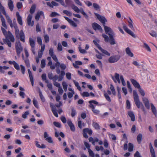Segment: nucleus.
<instances>
[{"label": "nucleus", "instance_id": "nucleus-1", "mask_svg": "<svg viewBox=\"0 0 157 157\" xmlns=\"http://www.w3.org/2000/svg\"><path fill=\"white\" fill-rule=\"evenodd\" d=\"M105 32L109 36L110 39L109 40V37L108 36L104 34H102V36L104 38L105 41L109 42L111 45L116 44V42L113 38L114 33L112 29L110 28L106 27L105 29Z\"/></svg>", "mask_w": 157, "mask_h": 157}, {"label": "nucleus", "instance_id": "nucleus-2", "mask_svg": "<svg viewBox=\"0 0 157 157\" xmlns=\"http://www.w3.org/2000/svg\"><path fill=\"white\" fill-rule=\"evenodd\" d=\"M11 28L13 27L15 29V34L17 37L19 38L20 40L23 42L25 41V36L23 31L21 30L19 33V31L18 29L17 24L15 22H13V24L12 22L11 23H9Z\"/></svg>", "mask_w": 157, "mask_h": 157}, {"label": "nucleus", "instance_id": "nucleus-3", "mask_svg": "<svg viewBox=\"0 0 157 157\" xmlns=\"http://www.w3.org/2000/svg\"><path fill=\"white\" fill-rule=\"evenodd\" d=\"M5 36L6 38L3 39L4 43L6 44L9 47L11 48L12 46L11 42H14L15 41V39L13 36L10 31H8L7 34Z\"/></svg>", "mask_w": 157, "mask_h": 157}, {"label": "nucleus", "instance_id": "nucleus-4", "mask_svg": "<svg viewBox=\"0 0 157 157\" xmlns=\"http://www.w3.org/2000/svg\"><path fill=\"white\" fill-rule=\"evenodd\" d=\"M133 93L134 101L137 107L138 108H140L143 111H145V108L142 103L140 101L139 96L137 92L134 90Z\"/></svg>", "mask_w": 157, "mask_h": 157}, {"label": "nucleus", "instance_id": "nucleus-5", "mask_svg": "<svg viewBox=\"0 0 157 157\" xmlns=\"http://www.w3.org/2000/svg\"><path fill=\"white\" fill-rule=\"evenodd\" d=\"M112 78L115 82L116 83L117 81L119 83H120V80H121L123 86H125L126 85L125 82L122 75L120 76L119 78V74L116 73L115 74L114 78L112 76Z\"/></svg>", "mask_w": 157, "mask_h": 157}, {"label": "nucleus", "instance_id": "nucleus-6", "mask_svg": "<svg viewBox=\"0 0 157 157\" xmlns=\"http://www.w3.org/2000/svg\"><path fill=\"white\" fill-rule=\"evenodd\" d=\"M72 9L77 13H79L80 12L83 15L86 19H88L89 17L88 15L84 11L83 9L81 8L79 9L77 6L73 5L71 6Z\"/></svg>", "mask_w": 157, "mask_h": 157}, {"label": "nucleus", "instance_id": "nucleus-7", "mask_svg": "<svg viewBox=\"0 0 157 157\" xmlns=\"http://www.w3.org/2000/svg\"><path fill=\"white\" fill-rule=\"evenodd\" d=\"M15 48L17 54L18 56H20V53L23 51V48L19 41H17L15 44Z\"/></svg>", "mask_w": 157, "mask_h": 157}, {"label": "nucleus", "instance_id": "nucleus-8", "mask_svg": "<svg viewBox=\"0 0 157 157\" xmlns=\"http://www.w3.org/2000/svg\"><path fill=\"white\" fill-rule=\"evenodd\" d=\"M94 14L96 16L97 18L102 23V24L104 28V30L105 31V29L106 28V27L108 28H109V27H108L107 26H105V22L107 21L106 19L105 18L101 16L98 14L96 13H94Z\"/></svg>", "mask_w": 157, "mask_h": 157}, {"label": "nucleus", "instance_id": "nucleus-9", "mask_svg": "<svg viewBox=\"0 0 157 157\" xmlns=\"http://www.w3.org/2000/svg\"><path fill=\"white\" fill-rule=\"evenodd\" d=\"M120 58V56L118 55L111 56L108 59V62L110 63H113L118 61Z\"/></svg>", "mask_w": 157, "mask_h": 157}, {"label": "nucleus", "instance_id": "nucleus-10", "mask_svg": "<svg viewBox=\"0 0 157 157\" xmlns=\"http://www.w3.org/2000/svg\"><path fill=\"white\" fill-rule=\"evenodd\" d=\"M123 28L126 32L133 37H136V36L133 32L129 29L125 24H123Z\"/></svg>", "mask_w": 157, "mask_h": 157}, {"label": "nucleus", "instance_id": "nucleus-11", "mask_svg": "<svg viewBox=\"0 0 157 157\" xmlns=\"http://www.w3.org/2000/svg\"><path fill=\"white\" fill-rule=\"evenodd\" d=\"M32 17L33 16L32 14H29L27 17L28 25L29 26H30L32 27L34 25V21H31Z\"/></svg>", "mask_w": 157, "mask_h": 157}, {"label": "nucleus", "instance_id": "nucleus-12", "mask_svg": "<svg viewBox=\"0 0 157 157\" xmlns=\"http://www.w3.org/2000/svg\"><path fill=\"white\" fill-rule=\"evenodd\" d=\"M92 27L94 30H98L101 32H102L103 30L101 27L96 23H94L92 25Z\"/></svg>", "mask_w": 157, "mask_h": 157}, {"label": "nucleus", "instance_id": "nucleus-13", "mask_svg": "<svg viewBox=\"0 0 157 157\" xmlns=\"http://www.w3.org/2000/svg\"><path fill=\"white\" fill-rule=\"evenodd\" d=\"M67 124L70 128L71 130L73 132L75 131V128L74 125L72 123L71 119H68L67 121Z\"/></svg>", "mask_w": 157, "mask_h": 157}, {"label": "nucleus", "instance_id": "nucleus-14", "mask_svg": "<svg viewBox=\"0 0 157 157\" xmlns=\"http://www.w3.org/2000/svg\"><path fill=\"white\" fill-rule=\"evenodd\" d=\"M48 135L47 132H44V138L45 139V140L49 143H52L53 140H52V138L51 137H48Z\"/></svg>", "mask_w": 157, "mask_h": 157}, {"label": "nucleus", "instance_id": "nucleus-15", "mask_svg": "<svg viewBox=\"0 0 157 157\" xmlns=\"http://www.w3.org/2000/svg\"><path fill=\"white\" fill-rule=\"evenodd\" d=\"M142 99L145 106L147 109H150V104L148 99L145 97L142 98Z\"/></svg>", "mask_w": 157, "mask_h": 157}, {"label": "nucleus", "instance_id": "nucleus-16", "mask_svg": "<svg viewBox=\"0 0 157 157\" xmlns=\"http://www.w3.org/2000/svg\"><path fill=\"white\" fill-rule=\"evenodd\" d=\"M149 149L151 157H155V152L151 144H149Z\"/></svg>", "mask_w": 157, "mask_h": 157}, {"label": "nucleus", "instance_id": "nucleus-17", "mask_svg": "<svg viewBox=\"0 0 157 157\" xmlns=\"http://www.w3.org/2000/svg\"><path fill=\"white\" fill-rule=\"evenodd\" d=\"M130 81L133 84V86L136 87L138 89L140 88V87L139 83L136 81V80L133 79H131Z\"/></svg>", "mask_w": 157, "mask_h": 157}, {"label": "nucleus", "instance_id": "nucleus-18", "mask_svg": "<svg viewBox=\"0 0 157 157\" xmlns=\"http://www.w3.org/2000/svg\"><path fill=\"white\" fill-rule=\"evenodd\" d=\"M16 16L17 21L18 23L21 25L23 24L21 17L20 16L18 12H16Z\"/></svg>", "mask_w": 157, "mask_h": 157}, {"label": "nucleus", "instance_id": "nucleus-19", "mask_svg": "<svg viewBox=\"0 0 157 157\" xmlns=\"http://www.w3.org/2000/svg\"><path fill=\"white\" fill-rule=\"evenodd\" d=\"M89 103H90V105L89 107L93 109L95 108L94 105L92 104L94 103L95 105H98V102L95 100H91L89 101Z\"/></svg>", "mask_w": 157, "mask_h": 157}, {"label": "nucleus", "instance_id": "nucleus-20", "mask_svg": "<svg viewBox=\"0 0 157 157\" xmlns=\"http://www.w3.org/2000/svg\"><path fill=\"white\" fill-rule=\"evenodd\" d=\"M0 17L1 21L2 22V25L6 28H7V26L6 24V21L4 18L3 16L2 15L1 12H0Z\"/></svg>", "mask_w": 157, "mask_h": 157}, {"label": "nucleus", "instance_id": "nucleus-21", "mask_svg": "<svg viewBox=\"0 0 157 157\" xmlns=\"http://www.w3.org/2000/svg\"><path fill=\"white\" fill-rule=\"evenodd\" d=\"M151 107L153 113L155 117L157 116V112L155 107L152 103H151Z\"/></svg>", "mask_w": 157, "mask_h": 157}, {"label": "nucleus", "instance_id": "nucleus-22", "mask_svg": "<svg viewBox=\"0 0 157 157\" xmlns=\"http://www.w3.org/2000/svg\"><path fill=\"white\" fill-rule=\"evenodd\" d=\"M125 52L129 56L131 57H133V54L132 53L129 47L126 48L125 49Z\"/></svg>", "mask_w": 157, "mask_h": 157}, {"label": "nucleus", "instance_id": "nucleus-23", "mask_svg": "<svg viewBox=\"0 0 157 157\" xmlns=\"http://www.w3.org/2000/svg\"><path fill=\"white\" fill-rule=\"evenodd\" d=\"M128 115L131 118V120L134 121H135V116L133 113L131 111H130L128 112Z\"/></svg>", "mask_w": 157, "mask_h": 157}, {"label": "nucleus", "instance_id": "nucleus-24", "mask_svg": "<svg viewBox=\"0 0 157 157\" xmlns=\"http://www.w3.org/2000/svg\"><path fill=\"white\" fill-rule=\"evenodd\" d=\"M82 64V63L79 61H76L73 64V66L76 68H79L78 65H80Z\"/></svg>", "mask_w": 157, "mask_h": 157}, {"label": "nucleus", "instance_id": "nucleus-25", "mask_svg": "<svg viewBox=\"0 0 157 157\" xmlns=\"http://www.w3.org/2000/svg\"><path fill=\"white\" fill-rule=\"evenodd\" d=\"M8 6L11 11H13V1L11 0H8Z\"/></svg>", "mask_w": 157, "mask_h": 157}, {"label": "nucleus", "instance_id": "nucleus-26", "mask_svg": "<svg viewBox=\"0 0 157 157\" xmlns=\"http://www.w3.org/2000/svg\"><path fill=\"white\" fill-rule=\"evenodd\" d=\"M13 119L15 123L17 124H19L20 123H21L22 121V119H21L17 116H15L14 117Z\"/></svg>", "mask_w": 157, "mask_h": 157}, {"label": "nucleus", "instance_id": "nucleus-27", "mask_svg": "<svg viewBox=\"0 0 157 157\" xmlns=\"http://www.w3.org/2000/svg\"><path fill=\"white\" fill-rule=\"evenodd\" d=\"M41 15H43L44 16L43 12L41 11L38 12L35 17V19L37 21L38 20Z\"/></svg>", "mask_w": 157, "mask_h": 157}, {"label": "nucleus", "instance_id": "nucleus-28", "mask_svg": "<svg viewBox=\"0 0 157 157\" xmlns=\"http://www.w3.org/2000/svg\"><path fill=\"white\" fill-rule=\"evenodd\" d=\"M29 43L31 48L35 47V42L34 40L31 38L29 39Z\"/></svg>", "mask_w": 157, "mask_h": 157}, {"label": "nucleus", "instance_id": "nucleus-29", "mask_svg": "<svg viewBox=\"0 0 157 157\" xmlns=\"http://www.w3.org/2000/svg\"><path fill=\"white\" fill-rule=\"evenodd\" d=\"M100 49H99L104 54H105V55L108 56H110V54L106 50H105L103 49H102L101 48H99Z\"/></svg>", "mask_w": 157, "mask_h": 157}, {"label": "nucleus", "instance_id": "nucleus-30", "mask_svg": "<svg viewBox=\"0 0 157 157\" xmlns=\"http://www.w3.org/2000/svg\"><path fill=\"white\" fill-rule=\"evenodd\" d=\"M142 136L141 134H139L137 137V140L139 144L140 143L142 139Z\"/></svg>", "mask_w": 157, "mask_h": 157}, {"label": "nucleus", "instance_id": "nucleus-31", "mask_svg": "<svg viewBox=\"0 0 157 157\" xmlns=\"http://www.w3.org/2000/svg\"><path fill=\"white\" fill-rule=\"evenodd\" d=\"M104 96L106 100L109 102H110L111 101V99L109 96L108 94L106 92L104 93Z\"/></svg>", "mask_w": 157, "mask_h": 157}, {"label": "nucleus", "instance_id": "nucleus-32", "mask_svg": "<svg viewBox=\"0 0 157 157\" xmlns=\"http://www.w3.org/2000/svg\"><path fill=\"white\" fill-rule=\"evenodd\" d=\"M133 144L131 143H129L128 144V151H133Z\"/></svg>", "mask_w": 157, "mask_h": 157}, {"label": "nucleus", "instance_id": "nucleus-33", "mask_svg": "<svg viewBox=\"0 0 157 157\" xmlns=\"http://www.w3.org/2000/svg\"><path fill=\"white\" fill-rule=\"evenodd\" d=\"M93 127L96 129H99L100 126L99 124L96 122H93L92 124Z\"/></svg>", "mask_w": 157, "mask_h": 157}, {"label": "nucleus", "instance_id": "nucleus-34", "mask_svg": "<svg viewBox=\"0 0 157 157\" xmlns=\"http://www.w3.org/2000/svg\"><path fill=\"white\" fill-rule=\"evenodd\" d=\"M62 86L63 87V88L65 91L66 92L67 91V83L65 82H62Z\"/></svg>", "mask_w": 157, "mask_h": 157}, {"label": "nucleus", "instance_id": "nucleus-35", "mask_svg": "<svg viewBox=\"0 0 157 157\" xmlns=\"http://www.w3.org/2000/svg\"><path fill=\"white\" fill-rule=\"evenodd\" d=\"M36 7L34 5L32 6L30 10V12L31 14H33L35 12Z\"/></svg>", "mask_w": 157, "mask_h": 157}, {"label": "nucleus", "instance_id": "nucleus-36", "mask_svg": "<svg viewBox=\"0 0 157 157\" xmlns=\"http://www.w3.org/2000/svg\"><path fill=\"white\" fill-rule=\"evenodd\" d=\"M63 13L69 16H71L72 14L71 12L67 10H63Z\"/></svg>", "mask_w": 157, "mask_h": 157}, {"label": "nucleus", "instance_id": "nucleus-37", "mask_svg": "<svg viewBox=\"0 0 157 157\" xmlns=\"http://www.w3.org/2000/svg\"><path fill=\"white\" fill-rule=\"evenodd\" d=\"M139 91L142 96L144 97L145 96L144 91L140 87L139 88Z\"/></svg>", "mask_w": 157, "mask_h": 157}, {"label": "nucleus", "instance_id": "nucleus-38", "mask_svg": "<svg viewBox=\"0 0 157 157\" xmlns=\"http://www.w3.org/2000/svg\"><path fill=\"white\" fill-rule=\"evenodd\" d=\"M129 19L130 20L128 21L129 23V26L131 29H134V28L132 24V21L130 18H129Z\"/></svg>", "mask_w": 157, "mask_h": 157}, {"label": "nucleus", "instance_id": "nucleus-39", "mask_svg": "<svg viewBox=\"0 0 157 157\" xmlns=\"http://www.w3.org/2000/svg\"><path fill=\"white\" fill-rule=\"evenodd\" d=\"M88 151L90 156L91 157H95L94 153L93 151H92L90 149H88Z\"/></svg>", "mask_w": 157, "mask_h": 157}, {"label": "nucleus", "instance_id": "nucleus-40", "mask_svg": "<svg viewBox=\"0 0 157 157\" xmlns=\"http://www.w3.org/2000/svg\"><path fill=\"white\" fill-rule=\"evenodd\" d=\"M44 41L46 43H48L49 40V36L46 34L44 35Z\"/></svg>", "mask_w": 157, "mask_h": 157}, {"label": "nucleus", "instance_id": "nucleus-41", "mask_svg": "<svg viewBox=\"0 0 157 157\" xmlns=\"http://www.w3.org/2000/svg\"><path fill=\"white\" fill-rule=\"evenodd\" d=\"M144 47L148 51V52H151V49L148 45L146 43H144Z\"/></svg>", "mask_w": 157, "mask_h": 157}, {"label": "nucleus", "instance_id": "nucleus-42", "mask_svg": "<svg viewBox=\"0 0 157 157\" xmlns=\"http://www.w3.org/2000/svg\"><path fill=\"white\" fill-rule=\"evenodd\" d=\"M54 125L56 127H57L59 128H60L61 127V124L57 122L54 121L53 122Z\"/></svg>", "mask_w": 157, "mask_h": 157}, {"label": "nucleus", "instance_id": "nucleus-43", "mask_svg": "<svg viewBox=\"0 0 157 157\" xmlns=\"http://www.w3.org/2000/svg\"><path fill=\"white\" fill-rule=\"evenodd\" d=\"M110 89L112 92V94L114 95H115L116 94L115 90L112 84L110 85Z\"/></svg>", "mask_w": 157, "mask_h": 157}, {"label": "nucleus", "instance_id": "nucleus-44", "mask_svg": "<svg viewBox=\"0 0 157 157\" xmlns=\"http://www.w3.org/2000/svg\"><path fill=\"white\" fill-rule=\"evenodd\" d=\"M149 33L153 37H156L157 36V34L155 31H152Z\"/></svg>", "mask_w": 157, "mask_h": 157}, {"label": "nucleus", "instance_id": "nucleus-45", "mask_svg": "<svg viewBox=\"0 0 157 157\" xmlns=\"http://www.w3.org/2000/svg\"><path fill=\"white\" fill-rule=\"evenodd\" d=\"M33 103L34 106L37 108H39V106L37 104V101L35 99H34L33 101Z\"/></svg>", "mask_w": 157, "mask_h": 157}, {"label": "nucleus", "instance_id": "nucleus-46", "mask_svg": "<svg viewBox=\"0 0 157 157\" xmlns=\"http://www.w3.org/2000/svg\"><path fill=\"white\" fill-rule=\"evenodd\" d=\"M76 110L74 109V108H72L71 109V116L72 117H73L76 115Z\"/></svg>", "mask_w": 157, "mask_h": 157}, {"label": "nucleus", "instance_id": "nucleus-47", "mask_svg": "<svg viewBox=\"0 0 157 157\" xmlns=\"http://www.w3.org/2000/svg\"><path fill=\"white\" fill-rule=\"evenodd\" d=\"M21 69L22 74L24 75L25 73V67L22 65H20Z\"/></svg>", "mask_w": 157, "mask_h": 157}, {"label": "nucleus", "instance_id": "nucleus-48", "mask_svg": "<svg viewBox=\"0 0 157 157\" xmlns=\"http://www.w3.org/2000/svg\"><path fill=\"white\" fill-rule=\"evenodd\" d=\"M28 71L30 80L33 79L31 71L29 69H28Z\"/></svg>", "mask_w": 157, "mask_h": 157}, {"label": "nucleus", "instance_id": "nucleus-49", "mask_svg": "<svg viewBox=\"0 0 157 157\" xmlns=\"http://www.w3.org/2000/svg\"><path fill=\"white\" fill-rule=\"evenodd\" d=\"M63 48L61 44L59 43L58 44L57 50L58 51H61L62 50Z\"/></svg>", "mask_w": 157, "mask_h": 157}, {"label": "nucleus", "instance_id": "nucleus-50", "mask_svg": "<svg viewBox=\"0 0 157 157\" xmlns=\"http://www.w3.org/2000/svg\"><path fill=\"white\" fill-rule=\"evenodd\" d=\"M56 2H59L61 5L65 7H66L67 6L65 5L64 2L63 0H55Z\"/></svg>", "mask_w": 157, "mask_h": 157}, {"label": "nucleus", "instance_id": "nucleus-51", "mask_svg": "<svg viewBox=\"0 0 157 157\" xmlns=\"http://www.w3.org/2000/svg\"><path fill=\"white\" fill-rule=\"evenodd\" d=\"M14 68L17 70H19L20 69V67L18 64L16 62H14L13 65Z\"/></svg>", "mask_w": 157, "mask_h": 157}, {"label": "nucleus", "instance_id": "nucleus-52", "mask_svg": "<svg viewBox=\"0 0 157 157\" xmlns=\"http://www.w3.org/2000/svg\"><path fill=\"white\" fill-rule=\"evenodd\" d=\"M75 92L74 91H72L71 93L69 92L68 94V97L69 98H71L72 97L73 95L75 94Z\"/></svg>", "mask_w": 157, "mask_h": 157}, {"label": "nucleus", "instance_id": "nucleus-53", "mask_svg": "<svg viewBox=\"0 0 157 157\" xmlns=\"http://www.w3.org/2000/svg\"><path fill=\"white\" fill-rule=\"evenodd\" d=\"M45 61L44 59H43L41 61V67L42 68H44L45 65Z\"/></svg>", "mask_w": 157, "mask_h": 157}, {"label": "nucleus", "instance_id": "nucleus-54", "mask_svg": "<svg viewBox=\"0 0 157 157\" xmlns=\"http://www.w3.org/2000/svg\"><path fill=\"white\" fill-rule=\"evenodd\" d=\"M4 15L6 16V18L7 20V21L9 23H11V22H12V21L11 20V19L10 18L9 16L8 15H7L6 14V15Z\"/></svg>", "mask_w": 157, "mask_h": 157}, {"label": "nucleus", "instance_id": "nucleus-55", "mask_svg": "<svg viewBox=\"0 0 157 157\" xmlns=\"http://www.w3.org/2000/svg\"><path fill=\"white\" fill-rule=\"evenodd\" d=\"M37 41L38 44L40 45H42V41L41 38L40 37L38 36L37 38Z\"/></svg>", "mask_w": 157, "mask_h": 157}, {"label": "nucleus", "instance_id": "nucleus-56", "mask_svg": "<svg viewBox=\"0 0 157 157\" xmlns=\"http://www.w3.org/2000/svg\"><path fill=\"white\" fill-rule=\"evenodd\" d=\"M57 15L59 16H60V15L56 12H52L50 15V16L51 17H54Z\"/></svg>", "mask_w": 157, "mask_h": 157}, {"label": "nucleus", "instance_id": "nucleus-57", "mask_svg": "<svg viewBox=\"0 0 157 157\" xmlns=\"http://www.w3.org/2000/svg\"><path fill=\"white\" fill-rule=\"evenodd\" d=\"M69 23L71 25H72L73 27H76L77 26V25L76 24L74 21L72 20Z\"/></svg>", "mask_w": 157, "mask_h": 157}, {"label": "nucleus", "instance_id": "nucleus-58", "mask_svg": "<svg viewBox=\"0 0 157 157\" xmlns=\"http://www.w3.org/2000/svg\"><path fill=\"white\" fill-rule=\"evenodd\" d=\"M66 77L68 79L70 80L71 78V74L70 72L66 73Z\"/></svg>", "mask_w": 157, "mask_h": 157}, {"label": "nucleus", "instance_id": "nucleus-59", "mask_svg": "<svg viewBox=\"0 0 157 157\" xmlns=\"http://www.w3.org/2000/svg\"><path fill=\"white\" fill-rule=\"evenodd\" d=\"M93 6L94 8L96 10H98L100 8V6L97 3H94L93 4Z\"/></svg>", "mask_w": 157, "mask_h": 157}, {"label": "nucleus", "instance_id": "nucleus-60", "mask_svg": "<svg viewBox=\"0 0 157 157\" xmlns=\"http://www.w3.org/2000/svg\"><path fill=\"white\" fill-rule=\"evenodd\" d=\"M82 95L83 97H89L90 96V94L88 92H84L82 94Z\"/></svg>", "mask_w": 157, "mask_h": 157}, {"label": "nucleus", "instance_id": "nucleus-61", "mask_svg": "<svg viewBox=\"0 0 157 157\" xmlns=\"http://www.w3.org/2000/svg\"><path fill=\"white\" fill-rule=\"evenodd\" d=\"M60 120L64 124L66 123L67 122L66 119L64 116H62L60 117Z\"/></svg>", "mask_w": 157, "mask_h": 157}, {"label": "nucleus", "instance_id": "nucleus-62", "mask_svg": "<svg viewBox=\"0 0 157 157\" xmlns=\"http://www.w3.org/2000/svg\"><path fill=\"white\" fill-rule=\"evenodd\" d=\"M29 114V112L28 111L25 112L24 114H23L22 117L24 119H25L27 117V116Z\"/></svg>", "mask_w": 157, "mask_h": 157}, {"label": "nucleus", "instance_id": "nucleus-63", "mask_svg": "<svg viewBox=\"0 0 157 157\" xmlns=\"http://www.w3.org/2000/svg\"><path fill=\"white\" fill-rule=\"evenodd\" d=\"M60 68L63 70H64L66 68V66L63 63H61L60 65Z\"/></svg>", "mask_w": 157, "mask_h": 157}, {"label": "nucleus", "instance_id": "nucleus-64", "mask_svg": "<svg viewBox=\"0 0 157 157\" xmlns=\"http://www.w3.org/2000/svg\"><path fill=\"white\" fill-rule=\"evenodd\" d=\"M22 3L21 2H17V7L18 9H21L22 7Z\"/></svg>", "mask_w": 157, "mask_h": 157}]
</instances>
